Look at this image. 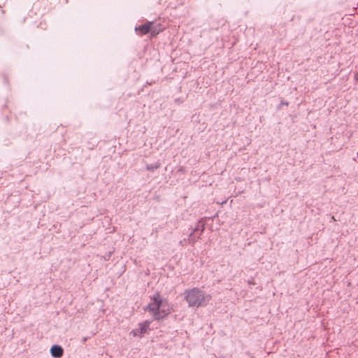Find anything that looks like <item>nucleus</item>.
<instances>
[{"instance_id": "f257e3e1", "label": "nucleus", "mask_w": 358, "mask_h": 358, "mask_svg": "<svg viewBox=\"0 0 358 358\" xmlns=\"http://www.w3.org/2000/svg\"><path fill=\"white\" fill-rule=\"evenodd\" d=\"M145 310L150 313L157 320L164 318L171 313L168 301L162 299L159 292H156L151 297L150 302L145 308Z\"/></svg>"}, {"instance_id": "f03ea898", "label": "nucleus", "mask_w": 358, "mask_h": 358, "mask_svg": "<svg viewBox=\"0 0 358 358\" xmlns=\"http://www.w3.org/2000/svg\"><path fill=\"white\" fill-rule=\"evenodd\" d=\"M185 299L189 307H203L207 306L211 296L198 287L185 290Z\"/></svg>"}, {"instance_id": "7ed1b4c3", "label": "nucleus", "mask_w": 358, "mask_h": 358, "mask_svg": "<svg viewBox=\"0 0 358 358\" xmlns=\"http://www.w3.org/2000/svg\"><path fill=\"white\" fill-rule=\"evenodd\" d=\"M50 354L55 358H61L64 355V349L59 345H53L50 348Z\"/></svg>"}, {"instance_id": "20e7f679", "label": "nucleus", "mask_w": 358, "mask_h": 358, "mask_svg": "<svg viewBox=\"0 0 358 358\" xmlns=\"http://www.w3.org/2000/svg\"><path fill=\"white\" fill-rule=\"evenodd\" d=\"M206 229V224L203 222V218L199 220L194 228L192 229L193 231H194L196 234H198V236H200L201 237V235L203 234V231Z\"/></svg>"}, {"instance_id": "39448f33", "label": "nucleus", "mask_w": 358, "mask_h": 358, "mask_svg": "<svg viewBox=\"0 0 358 358\" xmlns=\"http://www.w3.org/2000/svg\"><path fill=\"white\" fill-rule=\"evenodd\" d=\"M151 25H152V22H148L145 23V24H143L142 25H140L138 27H136L135 29H136V31H141L143 35H145V34H147L149 32H150V27H151Z\"/></svg>"}, {"instance_id": "423d86ee", "label": "nucleus", "mask_w": 358, "mask_h": 358, "mask_svg": "<svg viewBox=\"0 0 358 358\" xmlns=\"http://www.w3.org/2000/svg\"><path fill=\"white\" fill-rule=\"evenodd\" d=\"M201 239L200 236H198L194 231H192L188 236L187 238H184V241H187L189 244L194 245L195 243Z\"/></svg>"}, {"instance_id": "0eeeda50", "label": "nucleus", "mask_w": 358, "mask_h": 358, "mask_svg": "<svg viewBox=\"0 0 358 358\" xmlns=\"http://www.w3.org/2000/svg\"><path fill=\"white\" fill-rule=\"evenodd\" d=\"M147 332V329L139 324V327L136 329H134L131 331V334L134 336L143 337L144 334Z\"/></svg>"}, {"instance_id": "6e6552de", "label": "nucleus", "mask_w": 358, "mask_h": 358, "mask_svg": "<svg viewBox=\"0 0 358 358\" xmlns=\"http://www.w3.org/2000/svg\"><path fill=\"white\" fill-rule=\"evenodd\" d=\"M164 29V28L160 27V24L157 25H151L150 27V33L152 36L157 35L160 31H162Z\"/></svg>"}, {"instance_id": "1a4fd4ad", "label": "nucleus", "mask_w": 358, "mask_h": 358, "mask_svg": "<svg viewBox=\"0 0 358 358\" xmlns=\"http://www.w3.org/2000/svg\"><path fill=\"white\" fill-rule=\"evenodd\" d=\"M161 166V163L157 161L155 164H150L146 165V169L149 171H154L155 170L159 168Z\"/></svg>"}, {"instance_id": "9d476101", "label": "nucleus", "mask_w": 358, "mask_h": 358, "mask_svg": "<svg viewBox=\"0 0 358 358\" xmlns=\"http://www.w3.org/2000/svg\"><path fill=\"white\" fill-rule=\"evenodd\" d=\"M151 324V321L146 320L143 323H140L143 327H144L147 330L149 329V327Z\"/></svg>"}, {"instance_id": "9b49d317", "label": "nucleus", "mask_w": 358, "mask_h": 358, "mask_svg": "<svg viewBox=\"0 0 358 358\" xmlns=\"http://www.w3.org/2000/svg\"><path fill=\"white\" fill-rule=\"evenodd\" d=\"M288 104H289L288 102L285 100H282L280 102L281 106H288Z\"/></svg>"}, {"instance_id": "f8f14e48", "label": "nucleus", "mask_w": 358, "mask_h": 358, "mask_svg": "<svg viewBox=\"0 0 358 358\" xmlns=\"http://www.w3.org/2000/svg\"><path fill=\"white\" fill-rule=\"evenodd\" d=\"M248 283H249L250 285H254V284H255V282H253V280H249V281H248Z\"/></svg>"}, {"instance_id": "ddd939ff", "label": "nucleus", "mask_w": 358, "mask_h": 358, "mask_svg": "<svg viewBox=\"0 0 358 358\" xmlns=\"http://www.w3.org/2000/svg\"><path fill=\"white\" fill-rule=\"evenodd\" d=\"M183 242H185V241H184V240H183V241H180V245H182V243H183Z\"/></svg>"}, {"instance_id": "4468645a", "label": "nucleus", "mask_w": 358, "mask_h": 358, "mask_svg": "<svg viewBox=\"0 0 358 358\" xmlns=\"http://www.w3.org/2000/svg\"><path fill=\"white\" fill-rule=\"evenodd\" d=\"M357 157H358V152H357Z\"/></svg>"}]
</instances>
